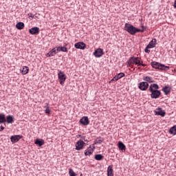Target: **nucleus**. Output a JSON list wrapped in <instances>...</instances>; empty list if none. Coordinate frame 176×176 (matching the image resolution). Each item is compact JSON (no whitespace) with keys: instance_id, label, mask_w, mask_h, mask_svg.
<instances>
[{"instance_id":"1","label":"nucleus","mask_w":176,"mask_h":176,"mask_svg":"<svg viewBox=\"0 0 176 176\" xmlns=\"http://www.w3.org/2000/svg\"><path fill=\"white\" fill-rule=\"evenodd\" d=\"M148 90L151 93V98H159L160 94H162L160 91H159V85L157 84H151Z\"/></svg>"},{"instance_id":"2","label":"nucleus","mask_w":176,"mask_h":176,"mask_svg":"<svg viewBox=\"0 0 176 176\" xmlns=\"http://www.w3.org/2000/svg\"><path fill=\"white\" fill-rule=\"evenodd\" d=\"M125 31L131 35H135L137 32H144V30L138 29L134 25L129 23H125Z\"/></svg>"},{"instance_id":"3","label":"nucleus","mask_w":176,"mask_h":176,"mask_svg":"<svg viewBox=\"0 0 176 176\" xmlns=\"http://www.w3.org/2000/svg\"><path fill=\"white\" fill-rule=\"evenodd\" d=\"M127 63L128 67H130V68H134V64L135 65H138V67L141 65V60L138 57L131 56L127 61Z\"/></svg>"},{"instance_id":"4","label":"nucleus","mask_w":176,"mask_h":176,"mask_svg":"<svg viewBox=\"0 0 176 176\" xmlns=\"http://www.w3.org/2000/svg\"><path fill=\"white\" fill-rule=\"evenodd\" d=\"M151 65L153 68H155V69H161L162 71H168L170 69V67L160 64L157 62H151Z\"/></svg>"},{"instance_id":"5","label":"nucleus","mask_w":176,"mask_h":176,"mask_svg":"<svg viewBox=\"0 0 176 176\" xmlns=\"http://www.w3.org/2000/svg\"><path fill=\"white\" fill-rule=\"evenodd\" d=\"M148 87L149 84L145 81L140 82L138 85V88L140 89V90H142V91H146V90H148Z\"/></svg>"},{"instance_id":"6","label":"nucleus","mask_w":176,"mask_h":176,"mask_svg":"<svg viewBox=\"0 0 176 176\" xmlns=\"http://www.w3.org/2000/svg\"><path fill=\"white\" fill-rule=\"evenodd\" d=\"M85 145H86V143L83 142V140H80L76 143V151H82L83 148H85Z\"/></svg>"},{"instance_id":"7","label":"nucleus","mask_w":176,"mask_h":176,"mask_svg":"<svg viewBox=\"0 0 176 176\" xmlns=\"http://www.w3.org/2000/svg\"><path fill=\"white\" fill-rule=\"evenodd\" d=\"M58 78L60 80V85H63L65 82V79H67V76L61 71H59V73L58 74Z\"/></svg>"},{"instance_id":"8","label":"nucleus","mask_w":176,"mask_h":176,"mask_svg":"<svg viewBox=\"0 0 176 176\" xmlns=\"http://www.w3.org/2000/svg\"><path fill=\"white\" fill-rule=\"evenodd\" d=\"M104 55V50L101 48H98L95 52H94V56L96 58L102 57Z\"/></svg>"},{"instance_id":"9","label":"nucleus","mask_w":176,"mask_h":176,"mask_svg":"<svg viewBox=\"0 0 176 176\" xmlns=\"http://www.w3.org/2000/svg\"><path fill=\"white\" fill-rule=\"evenodd\" d=\"M94 149H96V146L91 147V145L89 146V147L87 148L85 151V156H90L91 155H93V152H94Z\"/></svg>"},{"instance_id":"10","label":"nucleus","mask_w":176,"mask_h":176,"mask_svg":"<svg viewBox=\"0 0 176 176\" xmlns=\"http://www.w3.org/2000/svg\"><path fill=\"white\" fill-rule=\"evenodd\" d=\"M80 123L82 124V126H87L89 124L90 121L89 120V117L84 116L80 120Z\"/></svg>"},{"instance_id":"11","label":"nucleus","mask_w":176,"mask_h":176,"mask_svg":"<svg viewBox=\"0 0 176 176\" xmlns=\"http://www.w3.org/2000/svg\"><path fill=\"white\" fill-rule=\"evenodd\" d=\"M21 138H23V135H20L11 136V138H10L11 142H12V144H16V142H19V141H20Z\"/></svg>"},{"instance_id":"12","label":"nucleus","mask_w":176,"mask_h":176,"mask_svg":"<svg viewBox=\"0 0 176 176\" xmlns=\"http://www.w3.org/2000/svg\"><path fill=\"white\" fill-rule=\"evenodd\" d=\"M29 32L31 34V35H38V34H39V28H32L30 30H29Z\"/></svg>"},{"instance_id":"13","label":"nucleus","mask_w":176,"mask_h":176,"mask_svg":"<svg viewBox=\"0 0 176 176\" xmlns=\"http://www.w3.org/2000/svg\"><path fill=\"white\" fill-rule=\"evenodd\" d=\"M76 49H81L82 50H84V49L86 48V44H85L82 42H80V43H76L74 45Z\"/></svg>"},{"instance_id":"14","label":"nucleus","mask_w":176,"mask_h":176,"mask_svg":"<svg viewBox=\"0 0 176 176\" xmlns=\"http://www.w3.org/2000/svg\"><path fill=\"white\" fill-rule=\"evenodd\" d=\"M142 79L144 82H146L147 83H153V82H155V80H153V78L149 76H144L142 77Z\"/></svg>"},{"instance_id":"15","label":"nucleus","mask_w":176,"mask_h":176,"mask_svg":"<svg viewBox=\"0 0 176 176\" xmlns=\"http://www.w3.org/2000/svg\"><path fill=\"white\" fill-rule=\"evenodd\" d=\"M156 38H153L151 41L149 42L148 45H147V49H153V47L156 46Z\"/></svg>"},{"instance_id":"16","label":"nucleus","mask_w":176,"mask_h":176,"mask_svg":"<svg viewBox=\"0 0 176 176\" xmlns=\"http://www.w3.org/2000/svg\"><path fill=\"white\" fill-rule=\"evenodd\" d=\"M124 77V73H119L118 74L116 75L113 79L111 80L112 81H116L119 80V79H122V78Z\"/></svg>"},{"instance_id":"17","label":"nucleus","mask_w":176,"mask_h":176,"mask_svg":"<svg viewBox=\"0 0 176 176\" xmlns=\"http://www.w3.org/2000/svg\"><path fill=\"white\" fill-rule=\"evenodd\" d=\"M155 115L160 116H166V112L162 110V109H157L155 111Z\"/></svg>"},{"instance_id":"18","label":"nucleus","mask_w":176,"mask_h":176,"mask_svg":"<svg viewBox=\"0 0 176 176\" xmlns=\"http://www.w3.org/2000/svg\"><path fill=\"white\" fill-rule=\"evenodd\" d=\"M7 123L8 124H12L14 123V117L13 116H7L6 119Z\"/></svg>"},{"instance_id":"19","label":"nucleus","mask_w":176,"mask_h":176,"mask_svg":"<svg viewBox=\"0 0 176 176\" xmlns=\"http://www.w3.org/2000/svg\"><path fill=\"white\" fill-rule=\"evenodd\" d=\"M34 144L36 145L42 146V145H45V140H43V139H36V141L34 142Z\"/></svg>"},{"instance_id":"20","label":"nucleus","mask_w":176,"mask_h":176,"mask_svg":"<svg viewBox=\"0 0 176 176\" xmlns=\"http://www.w3.org/2000/svg\"><path fill=\"white\" fill-rule=\"evenodd\" d=\"M107 176H113V168H112V166H109L107 168Z\"/></svg>"},{"instance_id":"21","label":"nucleus","mask_w":176,"mask_h":176,"mask_svg":"<svg viewBox=\"0 0 176 176\" xmlns=\"http://www.w3.org/2000/svg\"><path fill=\"white\" fill-rule=\"evenodd\" d=\"M118 148L120 151H126V145L122 142H118Z\"/></svg>"},{"instance_id":"22","label":"nucleus","mask_w":176,"mask_h":176,"mask_svg":"<svg viewBox=\"0 0 176 176\" xmlns=\"http://www.w3.org/2000/svg\"><path fill=\"white\" fill-rule=\"evenodd\" d=\"M29 71H30V68H28V67L23 66L22 68V75H27Z\"/></svg>"},{"instance_id":"23","label":"nucleus","mask_w":176,"mask_h":176,"mask_svg":"<svg viewBox=\"0 0 176 176\" xmlns=\"http://www.w3.org/2000/svg\"><path fill=\"white\" fill-rule=\"evenodd\" d=\"M6 117L5 116V114L0 113V124L1 123H6Z\"/></svg>"},{"instance_id":"24","label":"nucleus","mask_w":176,"mask_h":176,"mask_svg":"<svg viewBox=\"0 0 176 176\" xmlns=\"http://www.w3.org/2000/svg\"><path fill=\"white\" fill-rule=\"evenodd\" d=\"M16 28H17V30H23L24 28V23L19 22L18 23H16Z\"/></svg>"},{"instance_id":"25","label":"nucleus","mask_w":176,"mask_h":176,"mask_svg":"<svg viewBox=\"0 0 176 176\" xmlns=\"http://www.w3.org/2000/svg\"><path fill=\"white\" fill-rule=\"evenodd\" d=\"M162 91L165 94V96H167L169 94L170 91H171V89L168 87H165L162 89Z\"/></svg>"},{"instance_id":"26","label":"nucleus","mask_w":176,"mask_h":176,"mask_svg":"<svg viewBox=\"0 0 176 176\" xmlns=\"http://www.w3.org/2000/svg\"><path fill=\"white\" fill-rule=\"evenodd\" d=\"M169 133L170 134H173V135H176V125L170 129Z\"/></svg>"},{"instance_id":"27","label":"nucleus","mask_w":176,"mask_h":176,"mask_svg":"<svg viewBox=\"0 0 176 176\" xmlns=\"http://www.w3.org/2000/svg\"><path fill=\"white\" fill-rule=\"evenodd\" d=\"M45 113H47V115H50V113L52 112V111H50V109H49V103H45Z\"/></svg>"},{"instance_id":"28","label":"nucleus","mask_w":176,"mask_h":176,"mask_svg":"<svg viewBox=\"0 0 176 176\" xmlns=\"http://www.w3.org/2000/svg\"><path fill=\"white\" fill-rule=\"evenodd\" d=\"M95 159L96 160H102V159H104V157L101 154H96L95 155Z\"/></svg>"},{"instance_id":"29","label":"nucleus","mask_w":176,"mask_h":176,"mask_svg":"<svg viewBox=\"0 0 176 176\" xmlns=\"http://www.w3.org/2000/svg\"><path fill=\"white\" fill-rule=\"evenodd\" d=\"M50 52L51 53V56H56V54H57V51L56 50V48L52 49L51 51H50Z\"/></svg>"},{"instance_id":"30","label":"nucleus","mask_w":176,"mask_h":176,"mask_svg":"<svg viewBox=\"0 0 176 176\" xmlns=\"http://www.w3.org/2000/svg\"><path fill=\"white\" fill-rule=\"evenodd\" d=\"M69 176H76V174H75V172L74 170H72V168L69 169Z\"/></svg>"},{"instance_id":"31","label":"nucleus","mask_w":176,"mask_h":176,"mask_svg":"<svg viewBox=\"0 0 176 176\" xmlns=\"http://www.w3.org/2000/svg\"><path fill=\"white\" fill-rule=\"evenodd\" d=\"M60 50L65 53H68V48L66 47H61Z\"/></svg>"},{"instance_id":"32","label":"nucleus","mask_w":176,"mask_h":176,"mask_svg":"<svg viewBox=\"0 0 176 176\" xmlns=\"http://www.w3.org/2000/svg\"><path fill=\"white\" fill-rule=\"evenodd\" d=\"M148 49H149V48H148V46H146V47L144 49V52H145V53L150 54L151 53V50H149Z\"/></svg>"},{"instance_id":"33","label":"nucleus","mask_w":176,"mask_h":176,"mask_svg":"<svg viewBox=\"0 0 176 176\" xmlns=\"http://www.w3.org/2000/svg\"><path fill=\"white\" fill-rule=\"evenodd\" d=\"M56 50L57 53H58V52H61V47H58Z\"/></svg>"},{"instance_id":"34","label":"nucleus","mask_w":176,"mask_h":176,"mask_svg":"<svg viewBox=\"0 0 176 176\" xmlns=\"http://www.w3.org/2000/svg\"><path fill=\"white\" fill-rule=\"evenodd\" d=\"M3 130H5V126H0V131H3Z\"/></svg>"},{"instance_id":"35","label":"nucleus","mask_w":176,"mask_h":176,"mask_svg":"<svg viewBox=\"0 0 176 176\" xmlns=\"http://www.w3.org/2000/svg\"><path fill=\"white\" fill-rule=\"evenodd\" d=\"M47 57H52V54H51V52H49L47 54H46Z\"/></svg>"},{"instance_id":"36","label":"nucleus","mask_w":176,"mask_h":176,"mask_svg":"<svg viewBox=\"0 0 176 176\" xmlns=\"http://www.w3.org/2000/svg\"><path fill=\"white\" fill-rule=\"evenodd\" d=\"M140 65H142V67H146V64H144L142 61L140 60Z\"/></svg>"},{"instance_id":"37","label":"nucleus","mask_w":176,"mask_h":176,"mask_svg":"<svg viewBox=\"0 0 176 176\" xmlns=\"http://www.w3.org/2000/svg\"><path fill=\"white\" fill-rule=\"evenodd\" d=\"M141 28H142V30H144V32L146 30V27L144 26V25H142Z\"/></svg>"},{"instance_id":"38","label":"nucleus","mask_w":176,"mask_h":176,"mask_svg":"<svg viewBox=\"0 0 176 176\" xmlns=\"http://www.w3.org/2000/svg\"><path fill=\"white\" fill-rule=\"evenodd\" d=\"M174 8L176 9V0L175 1V3H174Z\"/></svg>"},{"instance_id":"39","label":"nucleus","mask_w":176,"mask_h":176,"mask_svg":"<svg viewBox=\"0 0 176 176\" xmlns=\"http://www.w3.org/2000/svg\"><path fill=\"white\" fill-rule=\"evenodd\" d=\"M30 17H32V18L33 19V17H34V15H32V14H30Z\"/></svg>"}]
</instances>
